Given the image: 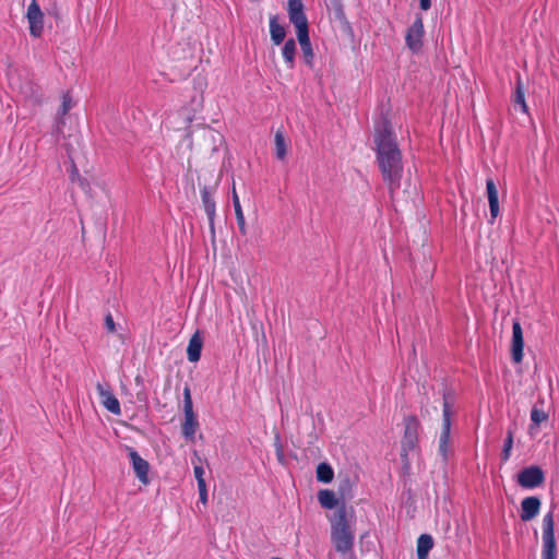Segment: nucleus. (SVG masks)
<instances>
[{"label": "nucleus", "instance_id": "obj_1", "mask_svg": "<svg viewBox=\"0 0 559 559\" xmlns=\"http://www.w3.org/2000/svg\"><path fill=\"white\" fill-rule=\"evenodd\" d=\"M373 140L379 169L392 195L401 186L403 163L392 124L386 118L376 123Z\"/></svg>", "mask_w": 559, "mask_h": 559}, {"label": "nucleus", "instance_id": "obj_2", "mask_svg": "<svg viewBox=\"0 0 559 559\" xmlns=\"http://www.w3.org/2000/svg\"><path fill=\"white\" fill-rule=\"evenodd\" d=\"M348 515V509L342 504L331 519V542L335 550L342 555L352 551L354 546L355 535L350 528Z\"/></svg>", "mask_w": 559, "mask_h": 559}, {"label": "nucleus", "instance_id": "obj_3", "mask_svg": "<svg viewBox=\"0 0 559 559\" xmlns=\"http://www.w3.org/2000/svg\"><path fill=\"white\" fill-rule=\"evenodd\" d=\"M289 21L295 25L302 58L307 66H313V50L309 38L308 20L301 0H288Z\"/></svg>", "mask_w": 559, "mask_h": 559}, {"label": "nucleus", "instance_id": "obj_4", "mask_svg": "<svg viewBox=\"0 0 559 559\" xmlns=\"http://www.w3.org/2000/svg\"><path fill=\"white\" fill-rule=\"evenodd\" d=\"M542 559H557V546L554 531V511L550 510L543 519Z\"/></svg>", "mask_w": 559, "mask_h": 559}, {"label": "nucleus", "instance_id": "obj_5", "mask_svg": "<svg viewBox=\"0 0 559 559\" xmlns=\"http://www.w3.org/2000/svg\"><path fill=\"white\" fill-rule=\"evenodd\" d=\"M183 413L185 421L182 423L181 426L182 435L186 439L193 440L197 429L199 427V423L193 412L191 391L188 385H186L183 389Z\"/></svg>", "mask_w": 559, "mask_h": 559}, {"label": "nucleus", "instance_id": "obj_6", "mask_svg": "<svg viewBox=\"0 0 559 559\" xmlns=\"http://www.w3.org/2000/svg\"><path fill=\"white\" fill-rule=\"evenodd\" d=\"M405 430L402 440V457L407 459L411 451L415 450L418 442V431L420 424L415 416H408L405 418Z\"/></svg>", "mask_w": 559, "mask_h": 559}, {"label": "nucleus", "instance_id": "obj_7", "mask_svg": "<svg viewBox=\"0 0 559 559\" xmlns=\"http://www.w3.org/2000/svg\"><path fill=\"white\" fill-rule=\"evenodd\" d=\"M545 481V473L537 465H531L528 467H524L518 474V484L527 489L536 488L543 485Z\"/></svg>", "mask_w": 559, "mask_h": 559}, {"label": "nucleus", "instance_id": "obj_8", "mask_svg": "<svg viewBox=\"0 0 559 559\" xmlns=\"http://www.w3.org/2000/svg\"><path fill=\"white\" fill-rule=\"evenodd\" d=\"M424 22L420 15H417L413 24L407 28L405 43L406 46L413 51L418 52L423 47L424 37Z\"/></svg>", "mask_w": 559, "mask_h": 559}, {"label": "nucleus", "instance_id": "obj_9", "mask_svg": "<svg viewBox=\"0 0 559 559\" xmlns=\"http://www.w3.org/2000/svg\"><path fill=\"white\" fill-rule=\"evenodd\" d=\"M96 390L100 397V403L104 405V407L114 415H120V403L117 400V397L112 394L110 386L108 384H103L98 382L96 384Z\"/></svg>", "mask_w": 559, "mask_h": 559}, {"label": "nucleus", "instance_id": "obj_10", "mask_svg": "<svg viewBox=\"0 0 559 559\" xmlns=\"http://www.w3.org/2000/svg\"><path fill=\"white\" fill-rule=\"evenodd\" d=\"M523 331L520 322L515 320L512 324V340H511V357L515 364H520L523 359Z\"/></svg>", "mask_w": 559, "mask_h": 559}, {"label": "nucleus", "instance_id": "obj_11", "mask_svg": "<svg viewBox=\"0 0 559 559\" xmlns=\"http://www.w3.org/2000/svg\"><path fill=\"white\" fill-rule=\"evenodd\" d=\"M128 454L130 461L132 463L133 471L139 478V480L143 484L148 483V469L150 465L147 461L142 459L139 453L133 448H128Z\"/></svg>", "mask_w": 559, "mask_h": 559}, {"label": "nucleus", "instance_id": "obj_12", "mask_svg": "<svg viewBox=\"0 0 559 559\" xmlns=\"http://www.w3.org/2000/svg\"><path fill=\"white\" fill-rule=\"evenodd\" d=\"M27 19L29 23V32L34 37H39L43 33V13L39 5L34 1L27 8Z\"/></svg>", "mask_w": 559, "mask_h": 559}, {"label": "nucleus", "instance_id": "obj_13", "mask_svg": "<svg viewBox=\"0 0 559 559\" xmlns=\"http://www.w3.org/2000/svg\"><path fill=\"white\" fill-rule=\"evenodd\" d=\"M540 499L535 496L526 497L521 502V520L524 522L533 520L540 510Z\"/></svg>", "mask_w": 559, "mask_h": 559}, {"label": "nucleus", "instance_id": "obj_14", "mask_svg": "<svg viewBox=\"0 0 559 559\" xmlns=\"http://www.w3.org/2000/svg\"><path fill=\"white\" fill-rule=\"evenodd\" d=\"M451 405L448 399V393L443 392V411H442V428L439 438V442H449L450 443V435H451Z\"/></svg>", "mask_w": 559, "mask_h": 559}, {"label": "nucleus", "instance_id": "obj_15", "mask_svg": "<svg viewBox=\"0 0 559 559\" xmlns=\"http://www.w3.org/2000/svg\"><path fill=\"white\" fill-rule=\"evenodd\" d=\"M201 199L203 203L204 211L207 215L210 228L212 234H214V218H215V201L213 198V191L210 187L205 186L201 190Z\"/></svg>", "mask_w": 559, "mask_h": 559}, {"label": "nucleus", "instance_id": "obj_16", "mask_svg": "<svg viewBox=\"0 0 559 559\" xmlns=\"http://www.w3.org/2000/svg\"><path fill=\"white\" fill-rule=\"evenodd\" d=\"M486 192L489 202L490 216L492 219L498 217L500 209H499V198H498V189L495 181L491 178L486 180Z\"/></svg>", "mask_w": 559, "mask_h": 559}, {"label": "nucleus", "instance_id": "obj_17", "mask_svg": "<svg viewBox=\"0 0 559 559\" xmlns=\"http://www.w3.org/2000/svg\"><path fill=\"white\" fill-rule=\"evenodd\" d=\"M202 347L203 337L200 331H195V333L191 336L187 348V356L190 362H197L200 360Z\"/></svg>", "mask_w": 559, "mask_h": 559}, {"label": "nucleus", "instance_id": "obj_18", "mask_svg": "<svg viewBox=\"0 0 559 559\" xmlns=\"http://www.w3.org/2000/svg\"><path fill=\"white\" fill-rule=\"evenodd\" d=\"M354 481L348 474L340 475L338 477V486H337V495L342 500V504L346 506V501L350 500L354 497L353 488Z\"/></svg>", "mask_w": 559, "mask_h": 559}, {"label": "nucleus", "instance_id": "obj_19", "mask_svg": "<svg viewBox=\"0 0 559 559\" xmlns=\"http://www.w3.org/2000/svg\"><path fill=\"white\" fill-rule=\"evenodd\" d=\"M318 500L322 508L324 509H334L342 506L338 503V499L336 498V493L329 489H321L318 492Z\"/></svg>", "mask_w": 559, "mask_h": 559}, {"label": "nucleus", "instance_id": "obj_20", "mask_svg": "<svg viewBox=\"0 0 559 559\" xmlns=\"http://www.w3.org/2000/svg\"><path fill=\"white\" fill-rule=\"evenodd\" d=\"M270 33L274 45H280L285 39V28L278 24L276 15H273L270 19Z\"/></svg>", "mask_w": 559, "mask_h": 559}, {"label": "nucleus", "instance_id": "obj_21", "mask_svg": "<svg viewBox=\"0 0 559 559\" xmlns=\"http://www.w3.org/2000/svg\"><path fill=\"white\" fill-rule=\"evenodd\" d=\"M433 547V539L428 534H423L417 540V557L418 559H427L429 551Z\"/></svg>", "mask_w": 559, "mask_h": 559}, {"label": "nucleus", "instance_id": "obj_22", "mask_svg": "<svg viewBox=\"0 0 559 559\" xmlns=\"http://www.w3.org/2000/svg\"><path fill=\"white\" fill-rule=\"evenodd\" d=\"M233 205H234V209H235V214H236V219H237V224H238V227H239V231L241 233V235H246L247 234V228H246L245 216H243V212H242V209H241V205H240V201H239V198H238V195L236 193L235 188L233 189Z\"/></svg>", "mask_w": 559, "mask_h": 559}, {"label": "nucleus", "instance_id": "obj_23", "mask_svg": "<svg viewBox=\"0 0 559 559\" xmlns=\"http://www.w3.org/2000/svg\"><path fill=\"white\" fill-rule=\"evenodd\" d=\"M282 53L288 68L293 69L295 66L296 55V43L293 38H289L288 40L285 41L284 47L282 49Z\"/></svg>", "mask_w": 559, "mask_h": 559}, {"label": "nucleus", "instance_id": "obj_24", "mask_svg": "<svg viewBox=\"0 0 559 559\" xmlns=\"http://www.w3.org/2000/svg\"><path fill=\"white\" fill-rule=\"evenodd\" d=\"M334 471L329 463L322 462L317 467V479L320 483L329 484L333 480Z\"/></svg>", "mask_w": 559, "mask_h": 559}, {"label": "nucleus", "instance_id": "obj_25", "mask_svg": "<svg viewBox=\"0 0 559 559\" xmlns=\"http://www.w3.org/2000/svg\"><path fill=\"white\" fill-rule=\"evenodd\" d=\"M513 103H514V105L520 106L522 112H524V114L528 112V107L525 102V92H524L520 76H518L516 87H515V92L513 95Z\"/></svg>", "mask_w": 559, "mask_h": 559}, {"label": "nucleus", "instance_id": "obj_26", "mask_svg": "<svg viewBox=\"0 0 559 559\" xmlns=\"http://www.w3.org/2000/svg\"><path fill=\"white\" fill-rule=\"evenodd\" d=\"M275 144V155L280 160L285 159L287 154V144L285 141V136L281 130H277L274 136Z\"/></svg>", "mask_w": 559, "mask_h": 559}, {"label": "nucleus", "instance_id": "obj_27", "mask_svg": "<svg viewBox=\"0 0 559 559\" xmlns=\"http://www.w3.org/2000/svg\"><path fill=\"white\" fill-rule=\"evenodd\" d=\"M22 93L25 95V97L31 98L36 103H38L41 97L39 87L32 82L25 83V85L22 87Z\"/></svg>", "mask_w": 559, "mask_h": 559}, {"label": "nucleus", "instance_id": "obj_28", "mask_svg": "<svg viewBox=\"0 0 559 559\" xmlns=\"http://www.w3.org/2000/svg\"><path fill=\"white\" fill-rule=\"evenodd\" d=\"M548 419V415L537 406H534L531 412V420H532V427H538L542 423L546 421Z\"/></svg>", "mask_w": 559, "mask_h": 559}, {"label": "nucleus", "instance_id": "obj_29", "mask_svg": "<svg viewBox=\"0 0 559 559\" xmlns=\"http://www.w3.org/2000/svg\"><path fill=\"white\" fill-rule=\"evenodd\" d=\"M512 447H513V432H512V430L509 429L507 431V437L504 439V444H503V449L501 452V460L503 462H507L510 459Z\"/></svg>", "mask_w": 559, "mask_h": 559}, {"label": "nucleus", "instance_id": "obj_30", "mask_svg": "<svg viewBox=\"0 0 559 559\" xmlns=\"http://www.w3.org/2000/svg\"><path fill=\"white\" fill-rule=\"evenodd\" d=\"M334 5V16L336 20H338L346 28L350 29L349 22L346 19L344 8L340 0H335L333 2Z\"/></svg>", "mask_w": 559, "mask_h": 559}, {"label": "nucleus", "instance_id": "obj_31", "mask_svg": "<svg viewBox=\"0 0 559 559\" xmlns=\"http://www.w3.org/2000/svg\"><path fill=\"white\" fill-rule=\"evenodd\" d=\"M71 107H72V99H71L70 95L67 93L63 95L62 105L60 107L59 114L62 116L67 115L68 111L71 109Z\"/></svg>", "mask_w": 559, "mask_h": 559}, {"label": "nucleus", "instance_id": "obj_32", "mask_svg": "<svg viewBox=\"0 0 559 559\" xmlns=\"http://www.w3.org/2000/svg\"><path fill=\"white\" fill-rule=\"evenodd\" d=\"M198 490H199V498H200V502H202L203 504H206L207 503V488H206V483L205 481H200L198 484Z\"/></svg>", "mask_w": 559, "mask_h": 559}, {"label": "nucleus", "instance_id": "obj_33", "mask_svg": "<svg viewBox=\"0 0 559 559\" xmlns=\"http://www.w3.org/2000/svg\"><path fill=\"white\" fill-rule=\"evenodd\" d=\"M439 453L441 454L443 460L447 461L451 453L450 443L449 442H444V443L439 442Z\"/></svg>", "mask_w": 559, "mask_h": 559}, {"label": "nucleus", "instance_id": "obj_34", "mask_svg": "<svg viewBox=\"0 0 559 559\" xmlns=\"http://www.w3.org/2000/svg\"><path fill=\"white\" fill-rule=\"evenodd\" d=\"M105 328L108 332L114 333L116 331V324L110 313L105 317Z\"/></svg>", "mask_w": 559, "mask_h": 559}, {"label": "nucleus", "instance_id": "obj_35", "mask_svg": "<svg viewBox=\"0 0 559 559\" xmlns=\"http://www.w3.org/2000/svg\"><path fill=\"white\" fill-rule=\"evenodd\" d=\"M193 473H194V477H195L198 484L200 481H205L204 468L201 465H194Z\"/></svg>", "mask_w": 559, "mask_h": 559}, {"label": "nucleus", "instance_id": "obj_36", "mask_svg": "<svg viewBox=\"0 0 559 559\" xmlns=\"http://www.w3.org/2000/svg\"><path fill=\"white\" fill-rule=\"evenodd\" d=\"M79 177H81L79 174V170H78L76 166L74 164H72L71 175H70L71 181H73V182L76 181L79 179Z\"/></svg>", "mask_w": 559, "mask_h": 559}, {"label": "nucleus", "instance_id": "obj_37", "mask_svg": "<svg viewBox=\"0 0 559 559\" xmlns=\"http://www.w3.org/2000/svg\"><path fill=\"white\" fill-rule=\"evenodd\" d=\"M420 9L427 11L431 7V0H419Z\"/></svg>", "mask_w": 559, "mask_h": 559}, {"label": "nucleus", "instance_id": "obj_38", "mask_svg": "<svg viewBox=\"0 0 559 559\" xmlns=\"http://www.w3.org/2000/svg\"><path fill=\"white\" fill-rule=\"evenodd\" d=\"M80 185V187L83 189V190H86L88 188V182L86 181V179L82 178V177H79V179L76 180Z\"/></svg>", "mask_w": 559, "mask_h": 559}, {"label": "nucleus", "instance_id": "obj_39", "mask_svg": "<svg viewBox=\"0 0 559 559\" xmlns=\"http://www.w3.org/2000/svg\"><path fill=\"white\" fill-rule=\"evenodd\" d=\"M277 457H278L280 462L284 461V454H283L281 445L277 447Z\"/></svg>", "mask_w": 559, "mask_h": 559}, {"label": "nucleus", "instance_id": "obj_40", "mask_svg": "<svg viewBox=\"0 0 559 559\" xmlns=\"http://www.w3.org/2000/svg\"><path fill=\"white\" fill-rule=\"evenodd\" d=\"M135 381H136V382H140V381H141V378H140V377H136V378H135Z\"/></svg>", "mask_w": 559, "mask_h": 559}, {"label": "nucleus", "instance_id": "obj_41", "mask_svg": "<svg viewBox=\"0 0 559 559\" xmlns=\"http://www.w3.org/2000/svg\"><path fill=\"white\" fill-rule=\"evenodd\" d=\"M272 559H282V558H278V557H273Z\"/></svg>", "mask_w": 559, "mask_h": 559}]
</instances>
